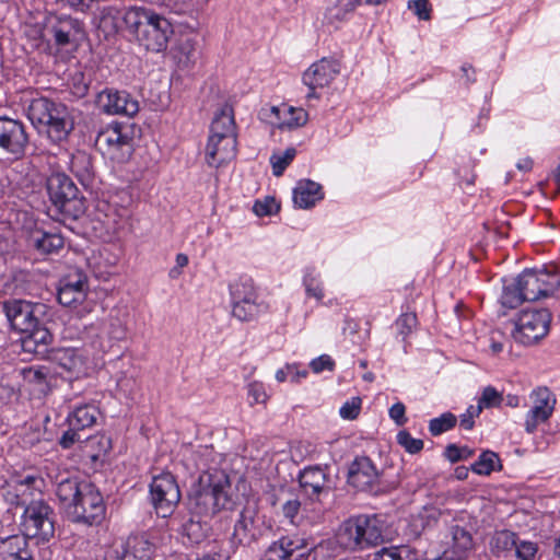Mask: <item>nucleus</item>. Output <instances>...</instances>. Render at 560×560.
<instances>
[{
  "label": "nucleus",
  "instance_id": "1",
  "mask_svg": "<svg viewBox=\"0 0 560 560\" xmlns=\"http://www.w3.org/2000/svg\"><path fill=\"white\" fill-rule=\"evenodd\" d=\"M234 500L229 476L221 470L199 477L189 494V510L201 518H212L222 511L232 510Z\"/></svg>",
  "mask_w": 560,
  "mask_h": 560
},
{
  "label": "nucleus",
  "instance_id": "2",
  "mask_svg": "<svg viewBox=\"0 0 560 560\" xmlns=\"http://www.w3.org/2000/svg\"><path fill=\"white\" fill-rule=\"evenodd\" d=\"M237 133L233 107L224 104L214 114L205 149V162L209 167L220 168L236 156Z\"/></svg>",
  "mask_w": 560,
  "mask_h": 560
},
{
  "label": "nucleus",
  "instance_id": "3",
  "mask_svg": "<svg viewBox=\"0 0 560 560\" xmlns=\"http://www.w3.org/2000/svg\"><path fill=\"white\" fill-rule=\"evenodd\" d=\"M26 113L38 133L46 135L48 140L55 144L67 141L74 128V120L69 108L65 104L47 97L33 98Z\"/></svg>",
  "mask_w": 560,
  "mask_h": 560
},
{
  "label": "nucleus",
  "instance_id": "4",
  "mask_svg": "<svg viewBox=\"0 0 560 560\" xmlns=\"http://www.w3.org/2000/svg\"><path fill=\"white\" fill-rule=\"evenodd\" d=\"M127 28L148 51L162 52L167 48L173 35L171 22L151 8L130 7L127 14Z\"/></svg>",
  "mask_w": 560,
  "mask_h": 560
},
{
  "label": "nucleus",
  "instance_id": "5",
  "mask_svg": "<svg viewBox=\"0 0 560 560\" xmlns=\"http://www.w3.org/2000/svg\"><path fill=\"white\" fill-rule=\"evenodd\" d=\"M382 537V529L376 522L363 515L345 521L335 535L336 544L351 552L375 546Z\"/></svg>",
  "mask_w": 560,
  "mask_h": 560
},
{
  "label": "nucleus",
  "instance_id": "6",
  "mask_svg": "<svg viewBox=\"0 0 560 560\" xmlns=\"http://www.w3.org/2000/svg\"><path fill=\"white\" fill-rule=\"evenodd\" d=\"M328 541L313 545L311 540L300 535H287L271 542L266 549L262 560H315L318 553L327 549Z\"/></svg>",
  "mask_w": 560,
  "mask_h": 560
},
{
  "label": "nucleus",
  "instance_id": "7",
  "mask_svg": "<svg viewBox=\"0 0 560 560\" xmlns=\"http://www.w3.org/2000/svg\"><path fill=\"white\" fill-rule=\"evenodd\" d=\"M47 192L50 201L60 213L74 219L83 213L84 205L78 197L79 190L67 175L56 173L49 176Z\"/></svg>",
  "mask_w": 560,
  "mask_h": 560
},
{
  "label": "nucleus",
  "instance_id": "8",
  "mask_svg": "<svg viewBox=\"0 0 560 560\" xmlns=\"http://www.w3.org/2000/svg\"><path fill=\"white\" fill-rule=\"evenodd\" d=\"M550 323L551 314L546 308L523 310L514 320L512 337L518 343L533 345L548 334Z\"/></svg>",
  "mask_w": 560,
  "mask_h": 560
},
{
  "label": "nucleus",
  "instance_id": "9",
  "mask_svg": "<svg viewBox=\"0 0 560 560\" xmlns=\"http://www.w3.org/2000/svg\"><path fill=\"white\" fill-rule=\"evenodd\" d=\"M55 513L44 500L31 501L23 513V527L27 536L48 541L55 534Z\"/></svg>",
  "mask_w": 560,
  "mask_h": 560
},
{
  "label": "nucleus",
  "instance_id": "10",
  "mask_svg": "<svg viewBox=\"0 0 560 560\" xmlns=\"http://www.w3.org/2000/svg\"><path fill=\"white\" fill-rule=\"evenodd\" d=\"M150 499L158 515L170 516L180 500V491L175 477L170 472L154 476L150 483Z\"/></svg>",
  "mask_w": 560,
  "mask_h": 560
},
{
  "label": "nucleus",
  "instance_id": "11",
  "mask_svg": "<svg viewBox=\"0 0 560 560\" xmlns=\"http://www.w3.org/2000/svg\"><path fill=\"white\" fill-rule=\"evenodd\" d=\"M96 145L113 160H122L132 149L129 128L120 124H110L96 137Z\"/></svg>",
  "mask_w": 560,
  "mask_h": 560
},
{
  "label": "nucleus",
  "instance_id": "12",
  "mask_svg": "<svg viewBox=\"0 0 560 560\" xmlns=\"http://www.w3.org/2000/svg\"><path fill=\"white\" fill-rule=\"evenodd\" d=\"M105 514V505L100 491L91 483L83 482V489L69 518L89 525L100 523Z\"/></svg>",
  "mask_w": 560,
  "mask_h": 560
},
{
  "label": "nucleus",
  "instance_id": "13",
  "mask_svg": "<svg viewBox=\"0 0 560 560\" xmlns=\"http://www.w3.org/2000/svg\"><path fill=\"white\" fill-rule=\"evenodd\" d=\"M28 136L22 121L0 116V149L14 159L24 156Z\"/></svg>",
  "mask_w": 560,
  "mask_h": 560
},
{
  "label": "nucleus",
  "instance_id": "14",
  "mask_svg": "<svg viewBox=\"0 0 560 560\" xmlns=\"http://www.w3.org/2000/svg\"><path fill=\"white\" fill-rule=\"evenodd\" d=\"M530 408L525 419V430L533 433L540 423L552 415L557 402L556 396L547 387H538L529 394Z\"/></svg>",
  "mask_w": 560,
  "mask_h": 560
},
{
  "label": "nucleus",
  "instance_id": "15",
  "mask_svg": "<svg viewBox=\"0 0 560 560\" xmlns=\"http://www.w3.org/2000/svg\"><path fill=\"white\" fill-rule=\"evenodd\" d=\"M340 66L336 60L323 58L314 62L304 73L303 83L310 89L306 98H318L317 89L328 86L339 74Z\"/></svg>",
  "mask_w": 560,
  "mask_h": 560
},
{
  "label": "nucleus",
  "instance_id": "16",
  "mask_svg": "<svg viewBox=\"0 0 560 560\" xmlns=\"http://www.w3.org/2000/svg\"><path fill=\"white\" fill-rule=\"evenodd\" d=\"M42 307L40 304H32L22 300H12L3 303V312L11 327L23 334L37 327L39 319L36 313Z\"/></svg>",
  "mask_w": 560,
  "mask_h": 560
},
{
  "label": "nucleus",
  "instance_id": "17",
  "mask_svg": "<svg viewBox=\"0 0 560 560\" xmlns=\"http://www.w3.org/2000/svg\"><path fill=\"white\" fill-rule=\"evenodd\" d=\"M48 33L59 47L75 46L84 37V24L70 15L61 14L50 23Z\"/></svg>",
  "mask_w": 560,
  "mask_h": 560
},
{
  "label": "nucleus",
  "instance_id": "18",
  "mask_svg": "<svg viewBox=\"0 0 560 560\" xmlns=\"http://www.w3.org/2000/svg\"><path fill=\"white\" fill-rule=\"evenodd\" d=\"M97 106L108 115L132 117L139 112V103L126 91L105 89L100 92Z\"/></svg>",
  "mask_w": 560,
  "mask_h": 560
},
{
  "label": "nucleus",
  "instance_id": "19",
  "mask_svg": "<svg viewBox=\"0 0 560 560\" xmlns=\"http://www.w3.org/2000/svg\"><path fill=\"white\" fill-rule=\"evenodd\" d=\"M89 291L88 276L81 270H75L60 280L57 298L60 304L72 306L82 303Z\"/></svg>",
  "mask_w": 560,
  "mask_h": 560
},
{
  "label": "nucleus",
  "instance_id": "20",
  "mask_svg": "<svg viewBox=\"0 0 560 560\" xmlns=\"http://www.w3.org/2000/svg\"><path fill=\"white\" fill-rule=\"evenodd\" d=\"M261 535L258 509L255 503H247L240 512L233 530V539L241 545L257 540Z\"/></svg>",
  "mask_w": 560,
  "mask_h": 560
},
{
  "label": "nucleus",
  "instance_id": "21",
  "mask_svg": "<svg viewBox=\"0 0 560 560\" xmlns=\"http://www.w3.org/2000/svg\"><path fill=\"white\" fill-rule=\"evenodd\" d=\"M85 328L89 337L97 339L98 347L102 350L112 347L115 341L124 340L127 336L124 323L114 316L92 323Z\"/></svg>",
  "mask_w": 560,
  "mask_h": 560
},
{
  "label": "nucleus",
  "instance_id": "22",
  "mask_svg": "<svg viewBox=\"0 0 560 560\" xmlns=\"http://www.w3.org/2000/svg\"><path fill=\"white\" fill-rule=\"evenodd\" d=\"M380 474L373 462L365 456L357 457L348 470V483L360 491L373 489L378 482Z\"/></svg>",
  "mask_w": 560,
  "mask_h": 560
},
{
  "label": "nucleus",
  "instance_id": "23",
  "mask_svg": "<svg viewBox=\"0 0 560 560\" xmlns=\"http://www.w3.org/2000/svg\"><path fill=\"white\" fill-rule=\"evenodd\" d=\"M122 560H151L155 552V545L147 534L130 535L119 546Z\"/></svg>",
  "mask_w": 560,
  "mask_h": 560
},
{
  "label": "nucleus",
  "instance_id": "24",
  "mask_svg": "<svg viewBox=\"0 0 560 560\" xmlns=\"http://www.w3.org/2000/svg\"><path fill=\"white\" fill-rule=\"evenodd\" d=\"M304 494L313 501H319L322 494L329 492L327 476L319 467L305 468L299 478Z\"/></svg>",
  "mask_w": 560,
  "mask_h": 560
},
{
  "label": "nucleus",
  "instance_id": "25",
  "mask_svg": "<svg viewBox=\"0 0 560 560\" xmlns=\"http://www.w3.org/2000/svg\"><path fill=\"white\" fill-rule=\"evenodd\" d=\"M271 114L275 116L273 124L281 130L298 129L308 121V114L304 108L288 104L272 106Z\"/></svg>",
  "mask_w": 560,
  "mask_h": 560
},
{
  "label": "nucleus",
  "instance_id": "26",
  "mask_svg": "<svg viewBox=\"0 0 560 560\" xmlns=\"http://www.w3.org/2000/svg\"><path fill=\"white\" fill-rule=\"evenodd\" d=\"M451 535L452 544L440 558L442 560H466L474 547L471 534L463 527L453 526Z\"/></svg>",
  "mask_w": 560,
  "mask_h": 560
},
{
  "label": "nucleus",
  "instance_id": "27",
  "mask_svg": "<svg viewBox=\"0 0 560 560\" xmlns=\"http://www.w3.org/2000/svg\"><path fill=\"white\" fill-rule=\"evenodd\" d=\"M361 0H332L325 9L323 25L338 30L347 22Z\"/></svg>",
  "mask_w": 560,
  "mask_h": 560
},
{
  "label": "nucleus",
  "instance_id": "28",
  "mask_svg": "<svg viewBox=\"0 0 560 560\" xmlns=\"http://www.w3.org/2000/svg\"><path fill=\"white\" fill-rule=\"evenodd\" d=\"M83 489V482L77 477H66L60 479L56 486V495L61 509L70 516Z\"/></svg>",
  "mask_w": 560,
  "mask_h": 560
},
{
  "label": "nucleus",
  "instance_id": "29",
  "mask_svg": "<svg viewBox=\"0 0 560 560\" xmlns=\"http://www.w3.org/2000/svg\"><path fill=\"white\" fill-rule=\"evenodd\" d=\"M292 198L295 207L310 209L324 198V192L319 184L304 179L296 184Z\"/></svg>",
  "mask_w": 560,
  "mask_h": 560
},
{
  "label": "nucleus",
  "instance_id": "30",
  "mask_svg": "<svg viewBox=\"0 0 560 560\" xmlns=\"http://www.w3.org/2000/svg\"><path fill=\"white\" fill-rule=\"evenodd\" d=\"M129 12L130 8L105 5L100 12L98 27L107 35L115 34L122 25L127 27V14Z\"/></svg>",
  "mask_w": 560,
  "mask_h": 560
},
{
  "label": "nucleus",
  "instance_id": "31",
  "mask_svg": "<svg viewBox=\"0 0 560 560\" xmlns=\"http://www.w3.org/2000/svg\"><path fill=\"white\" fill-rule=\"evenodd\" d=\"M50 358L52 362L69 373H79L84 365L82 353L74 348L54 349Z\"/></svg>",
  "mask_w": 560,
  "mask_h": 560
},
{
  "label": "nucleus",
  "instance_id": "32",
  "mask_svg": "<svg viewBox=\"0 0 560 560\" xmlns=\"http://www.w3.org/2000/svg\"><path fill=\"white\" fill-rule=\"evenodd\" d=\"M100 416L98 408L93 404L77 406L73 411L68 416L67 420L69 427L74 429L84 430L91 428L96 423Z\"/></svg>",
  "mask_w": 560,
  "mask_h": 560
},
{
  "label": "nucleus",
  "instance_id": "33",
  "mask_svg": "<svg viewBox=\"0 0 560 560\" xmlns=\"http://www.w3.org/2000/svg\"><path fill=\"white\" fill-rule=\"evenodd\" d=\"M25 335L26 336L22 341V347L27 352L43 353L46 349V346L52 339L49 330L43 327L39 320L37 322V327L26 331Z\"/></svg>",
  "mask_w": 560,
  "mask_h": 560
},
{
  "label": "nucleus",
  "instance_id": "34",
  "mask_svg": "<svg viewBox=\"0 0 560 560\" xmlns=\"http://www.w3.org/2000/svg\"><path fill=\"white\" fill-rule=\"evenodd\" d=\"M230 295L232 300V308L234 307V304L258 296L254 282L248 277H241L230 283Z\"/></svg>",
  "mask_w": 560,
  "mask_h": 560
},
{
  "label": "nucleus",
  "instance_id": "35",
  "mask_svg": "<svg viewBox=\"0 0 560 560\" xmlns=\"http://www.w3.org/2000/svg\"><path fill=\"white\" fill-rule=\"evenodd\" d=\"M516 539L517 536L513 532H497L490 540V550L498 558L506 557L514 551Z\"/></svg>",
  "mask_w": 560,
  "mask_h": 560
},
{
  "label": "nucleus",
  "instance_id": "36",
  "mask_svg": "<svg viewBox=\"0 0 560 560\" xmlns=\"http://www.w3.org/2000/svg\"><path fill=\"white\" fill-rule=\"evenodd\" d=\"M416 548L409 545L382 547L370 555L371 560H410Z\"/></svg>",
  "mask_w": 560,
  "mask_h": 560
},
{
  "label": "nucleus",
  "instance_id": "37",
  "mask_svg": "<svg viewBox=\"0 0 560 560\" xmlns=\"http://www.w3.org/2000/svg\"><path fill=\"white\" fill-rule=\"evenodd\" d=\"M526 301L540 299L538 270H526L516 278Z\"/></svg>",
  "mask_w": 560,
  "mask_h": 560
},
{
  "label": "nucleus",
  "instance_id": "38",
  "mask_svg": "<svg viewBox=\"0 0 560 560\" xmlns=\"http://www.w3.org/2000/svg\"><path fill=\"white\" fill-rule=\"evenodd\" d=\"M264 310L265 306L262 303L258 301L257 296L255 299H249L245 302L234 304V307L232 308V314L237 319L246 322L254 319Z\"/></svg>",
  "mask_w": 560,
  "mask_h": 560
},
{
  "label": "nucleus",
  "instance_id": "39",
  "mask_svg": "<svg viewBox=\"0 0 560 560\" xmlns=\"http://www.w3.org/2000/svg\"><path fill=\"white\" fill-rule=\"evenodd\" d=\"M71 171L83 184L91 182L93 177L91 158L84 152H79L73 155L71 160Z\"/></svg>",
  "mask_w": 560,
  "mask_h": 560
},
{
  "label": "nucleus",
  "instance_id": "40",
  "mask_svg": "<svg viewBox=\"0 0 560 560\" xmlns=\"http://www.w3.org/2000/svg\"><path fill=\"white\" fill-rule=\"evenodd\" d=\"M526 301L522 289L515 279L513 282L503 285L500 302L502 306L508 308H515Z\"/></svg>",
  "mask_w": 560,
  "mask_h": 560
},
{
  "label": "nucleus",
  "instance_id": "41",
  "mask_svg": "<svg viewBox=\"0 0 560 560\" xmlns=\"http://www.w3.org/2000/svg\"><path fill=\"white\" fill-rule=\"evenodd\" d=\"M540 299L553 294L560 287V277L549 270H538Z\"/></svg>",
  "mask_w": 560,
  "mask_h": 560
},
{
  "label": "nucleus",
  "instance_id": "42",
  "mask_svg": "<svg viewBox=\"0 0 560 560\" xmlns=\"http://www.w3.org/2000/svg\"><path fill=\"white\" fill-rule=\"evenodd\" d=\"M498 466H500L499 456L491 451H486L479 456L471 469L478 475H490Z\"/></svg>",
  "mask_w": 560,
  "mask_h": 560
},
{
  "label": "nucleus",
  "instance_id": "43",
  "mask_svg": "<svg viewBox=\"0 0 560 560\" xmlns=\"http://www.w3.org/2000/svg\"><path fill=\"white\" fill-rule=\"evenodd\" d=\"M296 155L295 148H288L283 152L273 153L270 156V163L272 166V174L277 177L281 176L284 170L293 161Z\"/></svg>",
  "mask_w": 560,
  "mask_h": 560
},
{
  "label": "nucleus",
  "instance_id": "44",
  "mask_svg": "<svg viewBox=\"0 0 560 560\" xmlns=\"http://www.w3.org/2000/svg\"><path fill=\"white\" fill-rule=\"evenodd\" d=\"M303 284L308 298H314L316 301L324 299V285L318 273L308 271L303 278Z\"/></svg>",
  "mask_w": 560,
  "mask_h": 560
},
{
  "label": "nucleus",
  "instance_id": "45",
  "mask_svg": "<svg viewBox=\"0 0 560 560\" xmlns=\"http://www.w3.org/2000/svg\"><path fill=\"white\" fill-rule=\"evenodd\" d=\"M175 58L179 66L188 68L196 60L195 43L189 38L180 42Z\"/></svg>",
  "mask_w": 560,
  "mask_h": 560
},
{
  "label": "nucleus",
  "instance_id": "46",
  "mask_svg": "<svg viewBox=\"0 0 560 560\" xmlns=\"http://www.w3.org/2000/svg\"><path fill=\"white\" fill-rule=\"evenodd\" d=\"M504 401L503 394L497 390L493 386H487L482 389L481 396L478 400V407L482 411L485 408L499 407Z\"/></svg>",
  "mask_w": 560,
  "mask_h": 560
},
{
  "label": "nucleus",
  "instance_id": "47",
  "mask_svg": "<svg viewBox=\"0 0 560 560\" xmlns=\"http://www.w3.org/2000/svg\"><path fill=\"white\" fill-rule=\"evenodd\" d=\"M456 421L457 419L453 413L445 412L430 421L429 431L434 436L440 435L452 429L456 424Z\"/></svg>",
  "mask_w": 560,
  "mask_h": 560
},
{
  "label": "nucleus",
  "instance_id": "48",
  "mask_svg": "<svg viewBox=\"0 0 560 560\" xmlns=\"http://www.w3.org/2000/svg\"><path fill=\"white\" fill-rule=\"evenodd\" d=\"M280 209L279 202L275 197L266 196L261 200H256L253 206V211L258 217L272 215L277 213Z\"/></svg>",
  "mask_w": 560,
  "mask_h": 560
},
{
  "label": "nucleus",
  "instance_id": "49",
  "mask_svg": "<svg viewBox=\"0 0 560 560\" xmlns=\"http://www.w3.org/2000/svg\"><path fill=\"white\" fill-rule=\"evenodd\" d=\"M538 548L537 544L529 540L516 539L514 552L518 560H535Z\"/></svg>",
  "mask_w": 560,
  "mask_h": 560
},
{
  "label": "nucleus",
  "instance_id": "50",
  "mask_svg": "<svg viewBox=\"0 0 560 560\" xmlns=\"http://www.w3.org/2000/svg\"><path fill=\"white\" fill-rule=\"evenodd\" d=\"M397 442L410 454H416L423 448V441L412 438L407 431L398 432Z\"/></svg>",
  "mask_w": 560,
  "mask_h": 560
},
{
  "label": "nucleus",
  "instance_id": "51",
  "mask_svg": "<svg viewBox=\"0 0 560 560\" xmlns=\"http://www.w3.org/2000/svg\"><path fill=\"white\" fill-rule=\"evenodd\" d=\"M362 399L352 397L347 400L339 409V415L345 420H354L361 410Z\"/></svg>",
  "mask_w": 560,
  "mask_h": 560
},
{
  "label": "nucleus",
  "instance_id": "52",
  "mask_svg": "<svg viewBox=\"0 0 560 560\" xmlns=\"http://www.w3.org/2000/svg\"><path fill=\"white\" fill-rule=\"evenodd\" d=\"M33 245H63V237L58 233L35 231L33 233Z\"/></svg>",
  "mask_w": 560,
  "mask_h": 560
},
{
  "label": "nucleus",
  "instance_id": "53",
  "mask_svg": "<svg viewBox=\"0 0 560 560\" xmlns=\"http://www.w3.org/2000/svg\"><path fill=\"white\" fill-rule=\"evenodd\" d=\"M417 325V316L415 313H405L396 320L398 334L406 338Z\"/></svg>",
  "mask_w": 560,
  "mask_h": 560
},
{
  "label": "nucleus",
  "instance_id": "54",
  "mask_svg": "<svg viewBox=\"0 0 560 560\" xmlns=\"http://www.w3.org/2000/svg\"><path fill=\"white\" fill-rule=\"evenodd\" d=\"M247 394L253 399L252 404H265L269 398L264 384L257 381L248 384Z\"/></svg>",
  "mask_w": 560,
  "mask_h": 560
},
{
  "label": "nucleus",
  "instance_id": "55",
  "mask_svg": "<svg viewBox=\"0 0 560 560\" xmlns=\"http://www.w3.org/2000/svg\"><path fill=\"white\" fill-rule=\"evenodd\" d=\"M183 533L194 544L200 542L205 536L200 522H196L194 520H189L183 525Z\"/></svg>",
  "mask_w": 560,
  "mask_h": 560
},
{
  "label": "nucleus",
  "instance_id": "56",
  "mask_svg": "<svg viewBox=\"0 0 560 560\" xmlns=\"http://www.w3.org/2000/svg\"><path fill=\"white\" fill-rule=\"evenodd\" d=\"M3 545L9 557L14 558L21 549L27 546V540L24 536L14 535L5 539Z\"/></svg>",
  "mask_w": 560,
  "mask_h": 560
},
{
  "label": "nucleus",
  "instance_id": "57",
  "mask_svg": "<svg viewBox=\"0 0 560 560\" xmlns=\"http://www.w3.org/2000/svg\"><path fill=\"white\" fill-rule=\"evenodd\" d=\"M23 378L30 383H42L48 375V370L44 366H30L22 370Z\"/></svg>",
  "mask_w": 560,
  "mask_h": 560
},
{
  "label": "nucleus",
  "instance_id": "58",
  "mask_svg": "<svg viewBox=\"0 0 560 560\" xmlns=\"http://www.w3.org/2000/svg\"><path fill=\"white\" fill-rule=\"evenodd\" d=\"M472 454H474L472 450H470L468 447H458L455 444H450L445 448V457L452 463H456L462 459H466V458L470 457Z\"/></svg>",
  "mask_w": 560,
  "mask_h": 560
},
{
  "label": "nucleus",
  "instance_id": "59",
  "mask_svg": "<svg viewBox=\"0 0 560 560\" xmlns=\"http://www.w3.org/2000/svg\"><path fill=\"white\" fill-rule=\"evenodd\" d=\"M358 331H359V323L350 317H346L345 325L342 327L343 335L349 336L351 338V340L355 343H360L369 337V330H366L365 335L363 337L358 336L355 338V335L358 334Z\"/></svg>",
  "mask_w": 560,
  "mask_h": 560
},
{
  "label": "nucleus",
  "instance_id": "60",
  "mask_svg": "<svg viewBox=\"0 0 560 560\" xmlns=\"http://www.w3.org/2000/svg\"><path fill=\"white\" fill-rule=\"evenodd\" d=\"M506 336L499 329L492 330L489 335V347L493 354H499L503 351Z\"/></svg>",
  "mask_w": 560,
  "mask_h": 560
},
{
  "label": "nucleus",
  "instance_id": "61",
  "mask_svg": "<svg viewBox=\"0 0 560 560\" xmlns=\"http://www.w3.org/2000/svg\"><path fill=\"white\" fill-rule=\"evenodd\" d=\"M310 368L314 373L318 374L325 370L332 371L335 368V362L328 354H322L311 361Z\"/></svg>",
  "mask_w": 560,
  "mask_h": 560
},
{
  "label": "nucleus",
  "instance_id": "62",
  "mask_svg": "<svg viewBox=\"0 0 560 560\" xmlns=\"http://www.w3.org/2000/svg\"><path fill=\"white\" fill-rule=\"evenodd\" d=\"M408 8L412 9L419 20H430V3L429 0H412L408 2Z\"/></svg>",
  "mask_w": 560,
  "mask_h": 560
},
{
  "label": "nucleus",
  "instance_id": "63",
  "mask_svg": "<svg viewBox=\"0 0 560 560\" xmlns=\"http://www.w3.org/2000/svg\"><path fill=\"white\" fill-rule=\"evenodd\" d=\"M481 413L480 407L469 406L465 413L460 416V427L465 430H471L474 427V419Z\"/></svg>",
  "mask_w": 560,
  "mask_h": 560
},
{
  "label": "nucleus",
  "instance_id": "64",
  "mask_svg": "<svg viewBox=\"0 0 560 560\" xmlns=\"http://www.w3.org/2000/svg\"><path fill=\"white\" fill-rule=\"evenodd\" d=\"M73 94L77 96H84L89 91V83L84 79V74L80 71L75 72L72 77Z\"/></svg>",
  "mask_w": 560,
  "mask_h": 560
}]
</instances>
